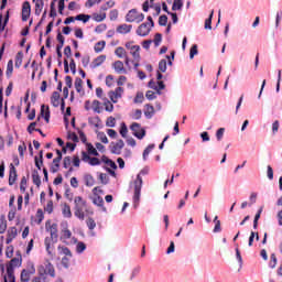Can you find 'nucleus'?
Returning <instances> with one entry per match:
<instances>
[{
  "label": "nucleus",
  "instance_id": "obj_60",
  "mask_svg": "<svg viewBox=\"0 0 282 282\" xmlns=\"http://www.w3.org/2000/svg\"><path fill=\"white\" fill-rule=\"evenodd\" d=\"M106 127H116V118L113 117H108L107 120H106Z\"/></svg>",
  "mask_w": 282,
  "mask_h": 282
},
{
  "label": "nucleus",
  "instance_id": "obj_39",
  "mask_svg": "<svg viewBox=\"0 0 282 282\" xmlns=\"http://www.w3.org/2000/svg\"><path fill=\"white\" fill-rule=\"evenodd\" d=\"M12 72H14V62L10 59L7 64V76L10 78L12 76Z\"/></svg>",
  "mask_w": 282,
  "mask_h": 282
},
{
  "label": "nucleus",
  "instance_id": "obj_28",
  "mask_svg": "<svg viewBox=\"0 0 282 282\" xmlns=\"http://www.w3.org/2000/svg\"><path fill=\"white\" fill-rule=\"evenodd\" d=\"M106 45H107V42H105V41L97 42L94 46L96 54H100V52H102V50H105Z\"/></svg>",
  "mask_w": 282,
  "mask_h": 282
},
{
  "label": "nucleus",
  "instance_id": "obj_49",
  "mask_svg": "<svg viewBox=\"0 0 282 282\" xmlns=\"http://www.w3.org/2000/svg\"><path fill=\"white\" fill-rule=\"evenodd\" d=\"M43 0H35V14H41V11L43 10Z\"/></svg>",
  "mask_w": 282,
  "mask_h": 282
},
{
  "label": "nucleus",
  "instance_id": "obj_10",
  "mask_svg": "<svg viewBox=\"0 0 282 282\" xmlns=\"http://www.w3.org/2000/svg\"><path fill=\"white\" fill-rule=\"evenodd\" d=\"M122 94H124V88L117 87L115 90H110L108 93V97L110 98L111 102L116 105L118 102V99L122 98Z\"/></svg>",
  "mask_w": 282,
  "mask_h": 282
},
{
  "label": "nucleus",
  "instance_id": "obj_51",
  "mask_svg": "<svg viewBox=\"0 0 282 282\" xmlns=\"http://www.w3.org/2000/svg\"><path fill=\"white\" fill-rule=\"evenodd\" d=\"M184 7V2H182V0H174L173 6H172V10H182V8Z\"/></svg>",
  "mask_w": 282,
  "mask_h": 282
},
{
  "label": "nucleus",
  "instance_id": "obj_48",
  "mask_svg": "<svg viewBox=\"0 0 282 282\" xmlns=\"http://www.w3.org/2000/svg\"><path fill=\"white\" fill-rule=\"evenodd\" d=\"M130 54L133 57V61L140 63V48L138 50H130Z\"/></svg>",
  "mask_w": 282,
  "mask_h": 282
},
{
  "label": "nucleus",
  "instance_id": "obj_9",
  "mask_svg": "<svg viewBox=\"0 0 282 282\" xmlns=\"http://www.w3.org/2000/svg\"><path fill=\"white\" fill-rule=\"evenodd\" d=\"M122 149H124V141L122 139H119L117 142H111L109 145V150L113 155H120Z\"/></svg>",
  "mask_w": 282,
  "mask_h": 282
},
{
  "label": "nucleus",
  "instance_id": "obj_37",
  "mask_svg": "<svg viewBox=\"0 0 282 282\" xmlns=\"http://www.w3.org/2000/svg\"><path fill=\"white\" fill-rule=\"evenodd\" d=\"M213 14H215V11H212L209 19L205 20V30H213Z\"/></svg>",
  "mask_w": 282,
  "mask_h": 282
},
{
  "label": "nucleus",
  "instance_id": "obj_64",
  "mask_svg": "<svg viewBox=\"0 0 282 282\" xmlns=\"http://www.w3.org/2000/svg\"><path fill=\"white\" fill-rule=\"evenodd\" d=\"M126 47L128 48V50H140V45H133V41H130V42H127L126 43Z\"/></svg>",
  "mask_w": 282,
  "mask_h": 282
},
{
  "label": "nucleus",
  "instance_id": "obj_46",
  "mask_svg": "<svg viewBox=\"0 0 282 282\" xmlns=\"http://www.w3.org/2000/svg\"><path fill=\"white\" fill-rule=\"evenodd\" d=\"M214 221H215L214 232H221V221L219 220V217L215 216Z\"/></svg>",
  "mask_w": 282,
  "mask_h": 282
},
{
  "label": "nucleus",
  "instance_id": "obj_26",
  "mask_svg": "<svg viewBox=\"0 0 282 282\" xmlns=\"http://www.w3.org/2000/svg\"><path fill=\"white\" fill-rule=\"evenodd\" d=\"M75 89L77 94H82V96H85V90L83 89V79H80V77H77L75 79Z\"/></svg>",
  "mask_w": 282,
  "mask_h": 282
},
{
  "label": "nucleus",
  "instance_id": "obj_62",
  "mask_svg": "<svg viewBox=\"0 0 282 282\" xmlns=\"http://www.w3.org/2000/svg\"><path fill=\"white\" fill-rule=\"evenodd\" d=\"M99 181L101 182V184H109V176L105 173H100Z\"/></svg>",
  "mask_w": 282,
  "mask_h": 282
},
{
  "label": "nucleus",
  "instance_id": "obj_43",
  "mask_svg": "<svg viewBox=\"0 0 282 282\" xmlns=\"http://www.w3.org/2000/svg\"><path fill=\"white\" fill-rule=\"evenodd\" d=\"M89 19H91V15L83 14V13L75 17V21H83V23H87Z\"/></svg>",
  "mask_w": 282,
  "mask_h": 282
},
{
  "label": "nucleus",
  "instance_id": "obj_42",
  "mask_svg": "<svg viewBox=\"0 0 282 282\" xmlns=\"http://www.w3.org/2000/svg\"><path fill=\"white\" fill-rule=\"evenodd\" d=\"M61 239L67 240L72 239V230H69L67 227L62 230Z\"/></svg>",
  "mask_w": 282,
  "mask_h": 282
},
{
  "label": "nucleus",
  "instance_id": "obj_14",
  "mask_svg": "<svg viewBox=\"0 0 282 282\" xmlns=\"http://www.w3.org/2000/svg\"><path fill=\"white\" fill-rule=\"evenodd\" d=\"M58 240L52 239V238H45L44 246L46 248V252L52 256L54 252V243H56Z\"/></svg>",
  "mask_w": 282,
  "mask_h": 282
},
{
  "label": "nucleus",
  "instance_id": "obj_38",
  "mask_svg": "<svg viewBox=\"0 0 282 282\" xmlns=\"http://www.w3.org/2000/svg\"><path fill=\"white\" fill-rule=\"evenodd\" d=\"M34 160H35L36 169L41 171V166H43V150L40 151V160H39V156H35Z\"/></svg>",
  "mask_w": 282,
  "mask_h": 282
},
{
  "label": "nucleus",
  "instance_id": "obj_63",
  "mask_svg": "<svg viewBox=\"0 0 282 282\" xmlns=\"http://www.w3.org/2000/svg\"><path fill=\"white\" fill-rule=\"evenodd\" d=\"M159 72H162V73L166 72V59H161L159 62Z\"/></svg>",
  "mask_w": 282,
  "mask_h": 282
},
{
  "label": "nucleus",
  "instance_id": "obj_4",
  "mask_svg": "<svg viewBox=\"0 0 282 282\" xmlns=\"http://www.w3.org/2000/svg\"><path fill=\"white\" fill-rule=\"evenodd\" d=\"M161 78H163V75L162 73L158 72L156 74L158 83L151 79L148 84V87H150V89H154V91H156V94L159 95L162 94V89H166V85H164V82H162Z\"/></svg>",
  "mask_w": 282,
  "mask_h": 282
},
{
  "label": "nucleus",
  "instance_id": "obj_47",
  "mask_svg": "<svg viewBox=\"0 0 282 282\" xmlns=\"http://www.w3.org/2000/svg\"><path fill=\"white\" fill-rule=\"evenodd\" d=\"M119 133L121 135V138H127V133H129V129L127 128V123L122 122Z\"/></svg>",
  "mask_w": 282,
  "mask_h": 282
},
{
  "label": "nucleus",
  "instance_id": "obj_33",
  "mask_svg": "<svg viewBox=\"0 0 282 282\" xmlns=\"http://www.w3.org/2000/svg\"><path fill=\"white\" fill-rule=\"evenodd\" d=\"M102 100H104L105 110L108 111L109 113H112V111H113V104H111L109 101V99H107V98H102Z\"/></svg>",
  "mask_w": 282,
  "mask_h": 282
},
{
  "label": "nucleus",
  "instance_id": "obj_30",
  "mask_svg": "<svg viewBox=\"0 0 282 282\" xmlns=\"http://www.w3.org/2000/svg\"><path fill=\"white\" fill-rule=\"evenodd\" d=\"M58 169H61V159H54L51 166V173H58Z\"/></svg>",
  "mask_w": 282,
  "mask_h": 282
},
{
  "label": "nucleus",
  "instance_id": "obj_24",
  "mask_svg": "<svg viewBox=\"0 0 282 282\" xmlns=\"http://www.w3.org/2000/svg\"><path fill=\"white\" fill-rule=\"evenodd\" d=\"M62 215L66 219H72V207L68 204L63 205Z\"/></svg>",
  "mask_w": 282,
  "mask_h": 282
},
{
  "label": "nucleus",
  "instance_id": "obj_36",
  "mask_svg": "<svg viewBox=\"0 0 282 282\" xmlns=\"http://www.w3.org/2000/svg\"><path fill=\"white\" fill-rule=\"evenodd\" d=\"M93 19L97 23H100L101 21H105L107 19V13H100V14L99 13H94Z\"/></svg>",
  "mask_w": 282,
  "mask_h": 282
},
{
  "label": "nucleus",
  "instance_id": "obj_58",
  "mask_svg": "<svg viewBox=\"0 0 282 282\" xmlns=\"http://www.w3.org/2000/svg\"><path fill=\"white\" fill-rule=\"evenodd\" d=\"M93 110L95 111V113H100L101 112L100 102L96 99L93 101Z\"/></svg>",
  "mask_w": 282,
  "mask_h": 282
},
{
  "label": "nucleus",
  "instance_id": "obj_20",
  "mask_svg": "<svg viewBox=\"0 0 282 282\" xmlns=\"http://www.w3.org/2000/svg\"><path fill=\"white\" fill-rule=\"evenodd\" d=\"M84 182H85V186H87L88 188H91V186L96 184V178H94V175L91 174H85Z\"/></svg>",
  "mask_w": 282,
  "mask_h": 282
},
{
  "label": "nucleus",
  "instance_id": "obj_54",
  "mask_svg": "<svg viewBox=\"0 0 282 282\" xmlns=\"http://www.w3.org/2000/svg\"><path fill=\"white\" fill-rule=\"evenodd\" d=\"M18 151H19L20 158H23L25 151H28V145H25V142H22V144L18 147Z\"/></svg>",
  "mask_w": 282,
  "mask_h": 282
},
{
  "label": "nucleus",
  "instance_id": "obj_55",
  "mask_svg": "<svg viewBox=\"0 0 282 282\" xmlns=\"http://www.w3.org/2000/svg\"><path fill=\"white\" fill-rule=\"evenodd\" d=\"M269 267L272 269L276 268V254L272 253L270 256Z\"/></svg>",
  "mask_w": 282,
  "mask_h": 282
},
{
  "label": "nucleus",
  "instance_id": "obj_3",
  "mask_svg": "<svg viewBox=\"0 0 282 282\" xmlns=\"http://www.w3.org/2000/svg\"><path fill=\"white\" fill-rule=\"evenodd\" d=\"M98 193L102 194L104 191L100 189V187H94L91 202L95 206L101 208L104 213H107V207H105V199H102V197Z\"/></svg>",
  "mask_w": 282,
  "mask_h": 282
},
{
  "label": "nucleus",
  "instance_id": "obj_7",
  "mask_svg": "<svg viewBox=\"0 0 282 282\" xmlns=\"http://www.w3.org/2000/svg\"><path fill=\"white\" fill-rule=\"evenodd\" d=\"M130 129L132 131V135H134V138H138V140H142L144 135H147V130H144V128H142V126L138 122H133L130 126Z\"/></svg>",
  "mask_w": 282,
  "mask_h": 282
},
{
  "label": "nucleus",
  "instance_id": "obj_16",
  "mask_svg": "<svg viewBox=\"0 0 282 282\" xmlns=\"http://www.w3.org/2000/svg\"><path fill=\"white\" fill-rule=\"evenodd\" d=\"M14 182H17V167L11 164L9 170V186L14 185Z\"/></svg>",
  "mask_w": 282,
  "mask_h": 282
},
{
  "label": "nucleus",
  "instance_id": "obj_35",
  "mask_svg": "<svg viewBox=\"0 0 282 282\" xmlns=\"http://www.w3.org/2000/svg\"><path fill=\"white\" fill-rule=\"evenodd\" d=\"M113 6H116V2L113 0H109L100 7V11L107 12V10H109L110 8H113Z\"/></svg>",
  "mask_w": 282,
  "mask_h": 282
},
{
  "label": "nucleus",
  "instance_id": "obj_21",
  "mask_svg": "<svg viewBox=\"0 0 282 282\" xmlns=\"http://www.w3.org/2000/svg\"><path fill=\"white\" fill-rule=\"evenodd\" d=\"M51 102H52L53 107H59L61 106V93L53 91L52 97H51Z\"/></svg>",
  "mask_w": 282,
  "mask_h": 282
},
{
  "label": "nucleus",
  "instance_id": "obj_32",
  "mask_svg": "<svg viewBox=\"0 0 282 282\" xmlns=\"http://www.w3.org/2000/svg\"><path fill=\"white\" fill-rule=\"evenodd\" d=\"M86 147H87V151H88L89 155H94L95 158H98V155H100L98 153V150H96V148H94V144L87 143Z\"/></svg>",
  "mask_w": 282,
  "mask_h": 282
},
{
  "label": "nucleus",
  "instance_id": "obj_11",
  "mask_svg": "<svg viewBox=\"0 0 282 282\" xmlns=\"http://www.w3.org/2000/svg\"><path fill=\"white\" fill-rule=\"evenodd\" d=\"M57 41L59 44L56 46V54L58 58H63V52H61V50H63V46L65 45V36H63L61 32L57 33Z\"/></svg>",
  "mask_w": 282,
  "mask_h": 282
},
{
  "label": "nucleus",
  "instance_id": "obj_29",
  "mask_svg": "<svg viewBox=\"0 0 282 282\" xmlns=\"http://www.w3.org/2000/svg\"><path fill=\"white\" fill-rule=\"evenodd\" d=\"M32 180L33 184L37 186V188L41 186V176L39 175V171L34 170L32 173Z\"/></svg>",
  "mask_w": 282,
  "mask_h": 282
},
{
  "label": "nucleus",
  "instance_id": "obj_27",
  "mask_svg": "<svg viewBox=\"0 0 282 282\" xmlns=\"http://www.w3.org/2000/svg\"><path fill=\"white\" fill-rule=\"evenodd\" d=\"M57 250H58L59 254H65L66 257H68V259H72L73 254H72V250H69V248L58 246Z\"/></svg>",
  "mask_w": 282,
  "mask_h": 282
},
{
  "label": "nucleus",
  "instance_id": "obj_22",
  "mask_svg": "<svg viewBox=\"0 0 282 282\" xmlns=\"http://www.w3.org/2000/svg\"><path fill=\"white\" fill-rule=\"evenodd\" d=\"M155 115V108L149 104L145 105L144 116L148 118V120H151L153 116Z\"/></svg>",
  "mask_w": 282,
  "mask_h": 282
},
{
  "label": "nucleus",
  "instance_id": "obj_17",
  "mask_svg": "<svg viewBox=\"0 0 282 282\" xmlns=\"http://www.w3.org/2000/svg\"><path fill=\"white\" fill-rule=\"evenodd\" d=\"M112 67L117 74H127V69L124 68V63H122V61H116L112 64Z\"/></svg>",
  "mask_w": 282,
  "mask_h": 282
},
{
  "label": "nucleus",
  "instance_id": "obj_61",
  "mask_svg": "<svg viewBox=\"0 0 282 282\" xmlns=\"http://www.w3.org/2000/svg\"><path fill=\"white\" fill-rule=\"evenodd\" d=\"M86 224L89 230H94V228H96V220H94L91 217L86 220Z\"/></svg>",
  "mask_w": 282,
  "mask_h": 282
},
{
  "label": "nucleus",
  "instance_id": "obj_6",
  "mask_svg": "<svg viewBox=\"0 0 282 282\" xmlns=\"http://www.w3.org/2000/svg\"><path fill=\"white\" fill-rule=\"evenodd\" d=\"M142 193V176L138 175L134 181V195H133V204L134 208L140 206V194Z\"/></svg>",
  "mask_w": 282,
  "mask_h": 282
},
{
  "label": "nucleus",
  "instance_id": "obj_41",
  "mask_svg": "<svg viewBox=\"0 0 282 282\" xmlns=\"http://www.w3.org/2000/svg\"><path fill=\"white\" fill-rule=\"evenodd\" d=\"M30 276H32L25 269L22 270L20 280L21 282H30Z\"/></svg>",
  "mask_w": 282,
  "mask_h": 282
},
{
  "label": "nucleus",
  "instance_id": "obj_57",
  "mask_svg": "<svg viewBox=\"0 0 282 282\" xmlns=\"http://www.w3.org/2000/svg\"><path fill=\"white\" fill-rule=\"evenodd\" d=\"M64 169H69L72 166V156H65L63 160Z\"/></svg>",
  "mask_w": 282,
  "mask_h": 282
},
{
  "label": "nucleus",
  "instance_id": "obj_18",
  "mask_svg": "<svg viewBox=\"0 0 282 282\" xmlns=\"http://www.w3.org/2000/svg\"><path fill=\"white\" fill-rule=\"evenodd\" d=\"M106 61H107V55H99L93 61L90 67L93 69H96V67H100V65H102V63H105Z\"/></svg>",
  "mask_w": 282,
  "mask_h": 282
},
{
  "label": "nucleus",
  "instance_id": "obj_5",
  "mask_svg": "<svg viewBox=\"0 0 282 282\" xmlns=\"http://www.w3.org/2000/svg\"><path fill=\"white\" fill-rule=\"evenodd\" d=\"M127 23H142L144 21V13L138 12L137 9H131L126 15Z\"/></svg>",
  "mask_w": 282,
  "mask_h": 282
},
{
  "label": "nucleus",
  "instance_id": "obj_25",
  "mask_svg": "<svg viewBox=\"0 0 282 282\" xmlns=\"http://www.w3.org/2000/svg\"><path fill=\"white\" fill-rule=\"evenodd\" d=\"M22 261L23 260L21 258L11 259V261L7 265V270H9L10 268H11V270H14V268H18V265H21Z\"/></svg>",
  "mask_w": 282,
  "mask_h": 282
},
{
  "label": "nucleus",
  "instance_id": "obj_13",
  "mask_svg": "<svg viewBox=\"0 0 282 282\" xmlns=\"http://www.w3.org/2000/svg\"><path fill=\"white\" fill-rule=\"evenodd\" d=\"M151 32V28L149 26V23H142L137 29L138 36H149Z\"/></svg>",
  "mask_w": 282,
  "mask_h": 282
},
{
  "label": "nucleus",
  "instance_id": "obj_34",
  "mask_svg": "<svg viewBox=\"0 0 282 282\" xmlns=\"http://www.w3.org/2000/svg\"><path fill=\"white\" fill-rule=\"evenodd\" d=\"M115 54L116 56H118V58H124L127 56V51L124 50V47L119 46L116 48Z\"/></svg>",
  "mask_w": 282,
  "mask_h": 282
},
{
  "label": "nucleus",
  "instance_id": "obj_23",
  "mask_svg": "<svg viewBox=\"0 0 282 282\" xmlns=\"http://www.w3.org/2000/svg\"><path fill=\"white\" fill-rule=\"evenodd\" d=\"M132 28H133V25H131V24H121L117 28V32L119 34H129V32H131Z\"/></svg>",
  "mask_w": 282,
  "mask_h": 282
},
{
  "label": "nucleus",
  "instance_id": "obj_50",
  "mask_svg": "<svg viewBox=\"0 0 282 282\" xmlns=\"http://www.w3.org/2000/svg\"><path fill=\"white\" fill-rule=\"evenodd\" d=\"M23 64V52H19L15 55V67H20Z\"/></svg>",
  "mask_w": 282,
  "mask_h": 282
},
{
  "label": "nucleus",
  "instance_id": "obj_45",
  "mask_svg": "<svg viewBox=\"0 0 282 282\" xmlns=\"http://www.w3.org/2000/svg\"><path fill=\"white\" fill-rule=\"evenodd\" d=\"M85 250H87V245H85V242H78L76 246V252L78 254H83V252H85Z\"/></svg>",
  "mask_w": 282,
  "mask_h": 282
},
{
  "label": "nucleus",
  "instance_id": "obj_40",
  "mask_svg": "<svg viewBox=\"0 0 282 282\" xmlns=\"http://www.w3.org/2000/svg\"><path fill=\"white\" fill-rule=\"evenodd\" d=\"M155 149V144H149L147 149L143 151V160L147 161V158H149V154Z\"/></svg>",
  "mask_w": 282,
  "mask_h": 282
},
{
  "label": "nucleus",
  "instance_id": "obj_52",
  "mask_svg": "<svg viewBox=\"0 0 282 282\" xmlns=\"http://www.w3.org/2000/svg\"><path fill=\"white\" fill-rule=\"evenodd\" d=\"M7 274L9 282H17V278L14 276V270H12V268L7 269Z\"/></svg>",
  "mask_w": 282,
  "mask_h": 282
},
{
  "label": "nucleus",
  "instance_id": "obj_15",
  "mask_svg": "<svg viewBox=\"0 0 282 282\" xmlns=\"http://www.w3.org/2000/svg\"><path fill=\"white\" fill-rule=\"evenodd\" d=\"M17 235H18L17 227H11L8 230L6 243L7 245L12 243V241H14V239H17Z\"/></svg>",
  "mask_w": 282,
  "mask_h": 282
},
{
  "label": "nucleus",
  "instance_id": "obj_53",
  "mask_svg": "<svg viewBox=\"0 0 282 282\" xmlns=\"http://www.w3.org/2000/svg\"><path fill=\"white\" fill-rule=\"evenodd\" d=\"M142 270V268L140 267V265H138V267H134L133 269H132V272H131V275H130V281H133V279L135 278V276H138V274H140V271Z\"/></svg>",
  "mask_w": 282,
  "mask_h": 282
},
{
  "label": "nucleus",
  "instance_id": "obj_56",
  "mask_svg": "<svg viewBox=\"0 0 282 282\" xmlns=\"http://www.w3.org/2000/svg\"><path fill=\"white\" fill-rule=\"evenodd\" d=\"M26 186H28V178H25V176H23L21 178V183H20V191H21V193H25Z\"/></svg>",
  "mask_w": 282,
  "mask_h": 282
},
{
  "label": "nucleus",
  "instance_id": "obj_1",
  "mask_svg": "<svg viewBox=\"0 0 282 282\" xmlns=\"http://www.w3.org/2000/svg\"><path fill=\"white\" fill-rule=\"evenodd\" d=\"M74 215L80 221L85 220V212L87 213V200L83 196L74 197Z\"/></svg>",
  "mask_w": 282,
  "mask_h": 282
},
{
  "label": "nucleus",
  "instance_id": "obj_31",
  "mask_svg": "<svg viewBox=\"0 0 282 282\" xmlns=\"http://www.w3.org/2000/svg\"><path fill=\"white\" fill-rule=\"evenodd\" d=\"M35 217H36V224L37 225L43 224V219H45V214L43 213V209L39 208L36 214H35Z\"/></svg>",
  "mask_w": 282,
  "mask_h": 282
},
{
  "label": "nucleus",
  "instance_id": "obj_8",
  "mask_svg": "<svg viewBox=\"0 0 282 282\" xmlns=\"http://www.w3.org/2000/svg\"><path fill=\"white\" fill-rule=\"evenodd\" d=\"M45 226L47 232H50L51 235L48 239H54L55 241H58V225L56 223L52 224V220H47Z\"/></svg>",
  "mask_w": 282,
  "mask_h": 282
},
{
  "label": "nucleus",
  "instance_id": "obj_44",
  "mask_svg": "<svg viewBox=\"0 0 282 282\" xmlns=\"http://www.w3.org/2000/svg\"><path fill=\"white\" fill-rule=\"evenodd\" d=\"M101 160H102V162H105V164H107V166H110V169H118V165H116V162L108 159L107 156H102Z\"/></svg>",
  "mask_w": 282,
  "mask_h": 282
},
{
  "label": "nucleus",
  "instance_id": "obj_12",
  "mask_svg": "<svg viewBox=\"0 0 282 282\" xmlns=\"http://www.w3.org/2000/svg\"><path fill=\"white\" fill-rule=\"evenodd\" d=\"M32 13V7L30 2L25 1L22 4V21H28L30 19V14Z\"/></svg>",
  "mask_w": 282,
  "mask_h": 282
},
{
  "label": "nucleus",
  "instance_id": "obj_2",
  "mask_svg": "<svg viewBox=\"0 0 282 282\" xmlns=\"http://www.w3.org/2000/svg\"><path fill=\"white\" fill-rule=\"evenodd\" d=\"M37 274L41 276V279L45 282L47 276H56V270L54 269V264L50 262V260H46L42 265L37 268Z\"/></svg>",
  "mask_w": 282,
  "mask_h": 282
},
{
  "label": "nucleus",
  "instance_id": "obj_59",
  "mask_svg": "<svg viewBox=\"0 0 282 282\" xmlns=\"http://www.w3.org/2000/svg\"><path fill=\"white\" fill-rule=\"evenodd\" d=\"M169 23V17L166 15H161L159 18V25L161 26H166V24Z\"/></svg>",
  "mask_w": 282,
  "mask_h": 282
},
{
  "label": "nucleus",
  "instance_id": "obj_19",
  "mask_svg": "<svg viewBox=\"0 0 282 282\" xmlns=\"http://www.w3.org/2000/svg\"><path fill=\"white\" fill-rule=\"evenodd\" d=\"M40 116H41V118H44L45 122L48 124L50 123V107H45V105H42Z\"/></svg>",
  "mask_w": 282,
  "mask_h": 282
}]
</instances>
